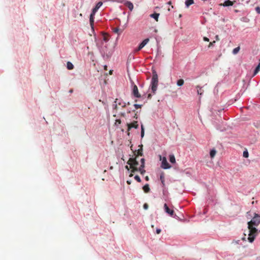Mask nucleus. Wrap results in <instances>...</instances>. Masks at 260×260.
<instances>
[{
	"mask_svg": "<svg viewBox=\"0 0 260 260\" xmlns=\"http://www.w3.org/2000/svg\"><path fill=\"white\" fill-rule=\"evenodd\" d=\"M260 223V215L254 213V215L252 219L248 222V228L249 229L248 241L252 243L254 240L255 237L258 234V230L255 226L258 225Z\"/></svg>",
	"mask_w": 260,
	"mask_h": 260,
	"instance_id": "nucleus-1",
	"label": "nucleus"
},
{
	"mask_svg": "<svg viewBox=\"0 0 260 260\" xmlns=\"http://www.w3.org/2000/svg\"><path fill=\"white\" fill-rule=\"evenodd\" d=\"M137 156L134 158H129L127 162V164L130 166L131 169H132V172L134 173L138 171L137 166L139 165V162L137 160Z\"/></svg>",
	"mask_w": 260,
	"mask_h": 260,
	"instance_id": "nucleus-2",
	"label": "nucleus"
},
{
	"mask_svg": "<svg viewBox=\"0 0 260 260\" xmlns=\"http://www.w3.org/2000/svg\"><path fill=\"white\" fill-rule=\"evenodd\" d=\"M158 76L156 72H153L152 78L151 79V90L153 94L155 93L158 86Z\"/></svg>",
	"mask_w": 260,
	"mask_h": 260,
	"instance_id": "nucleus-3",
	"label": "nucleus"
},
{
	"mask_svg": "<svg viewBox=\"0 0 260 260\" xmlns=\"http://www.w3.org/2000/svg\"><path fill=\"white\" fill-rule=\"evenodd\" d=\"M159 159L162 160L161 167L164 169H168L171 168V166L168 162L166 157H161V155H159Z\"/></svg>",
	"mask_w": 260,
	"mask_h": 260,
	"instance_id": "nucleus-4",
	"label": "nucleus"
},
{
	"mask_svg": "<svg viewBox=\"0 0 260 260\" xmlns=\"http://www.w3.org/2000/svg\"><path fill=\"white\" fill-rule=\"evenodd\" d=\"M149 39L148 38L144 40L139 45V47L135 49V51L137 52L141 50L149 42Z\"/></svg>",
	"mask_w": 260,
	"mask_h": 260,
	"instance_id": "nucleus-5",
	"label": "nucleus"
},
{
	"mask_svg": "<svg viewBox=\"0 0 260 260\" xmlns=\"http://www.w3.org/2000/svg\"><path fill=\"white\" fill-rule=\"evenodd\" d=\"M127 130L129 131L131 130L132 128H135L136 129L138 128L139 125L138 124V121H134L131 123H127Z\"/></svg>",
	"mask_w": 260,
	"mask_h": 260,
	"instance_id": "nucleus-6",
	"label": "nucleus"
},
{
	"mask_svg": "<svg viewBox=\"0 0 260 260\" xmlns=\"http://www.w3.org/2000/svg\"><path fill=\"white\" fill-rule=\"evenodd\" d=\"M165 211L166 213L169 214L171 216H173L174 212L173 210L170 209L167 204H165L164 205Z\"/></svg>",
	"mask_w": 260,
	"mask_h": 260,
	"instance_id": "nucleus-7",
	"label": "nucleus"
},
{
	"mask_svg": "<svg viewBox=\"0 0 260 260\" xmlns=\"http://www.w3.org/2000/svg\"><path fill=\"white\" fill-rule=\"evenodd\" d=\"M133 92L135 96L137 98L141 97V94L139 93L138 88L136 85L134 86Z\"/></svg>",
	"mask_w": 260,
	"mask_h": 260,
	"instance_id": "nucleus-8",
	"label": "nucleus"
},
{
	"mask_svg": "<svg viewBox=\"0 0 260 260\" xmlns=\"http://www.w3.org/2000/svg\"><path fill=\"white\" fill-rule=\"evenodd\" d=\"M124 5L126 6L131 11H132L134 9V6L132 3L129 1H126L124 3Z\"/></svg>",
	"mask_w": 260,
	"mask_h": 260,
	"instance_id": "nucleus-9",
	"label": "nucleus"
},
{
	"mask_svg": "<svg viewBox=\"0 0 260 260\" xmlns=\"http://www.w3.org/2000/svg\"><path fill=\"white\" fill-rule=\"evenodd\" d=\"M95 13H93V12L92 11L90 15V18H89V21L90 25L92 27H93V23H94V17L95 15Z\"/></svg>",
	"mask_w": 260,
	"mask_h": 260,
	"instance_id": "nucleus-10",
	"label": "nucleus"
},
{
	"mask_svg": "<svg viewBox=\"0 0 260 260\" xmlns=\"http://www.w3.org/2000/svg\"><path fill=\"white\" fill-rule=\"evenodd\" d=\"M235 2V1L234 2H232L230 0H226L225 1L223 4H221V5L224 6V7H228V6H233V4H234V3Z\"/></svg>",
	"mask_w": 260,
	"mask_h": 260,
	"instance_id": "nucleus-11",
	"label": "nucleus"
},
{
	"mask_svg": "<svg viewBox=\"0 0 260 260\" xmlns=\"http://www.w3.org/2000/svg\"><path fill=\"white\" fill-rule=\"evenodd\" d=\"M103 5V3L102 2H99L96 5V6L95 7V8H94L93 9H92V12H93V13H95L98 11V10H99V9Z\"/></svg>",
	"mask_w": 260,
	"mask_h": 260,
	"instance_id": "nucleus-12",
	"label": "nucleus"
},
{
	"mask_svg": "<svg viewBox=\"0 0 260 260\" xmlns=\"http://www.w3.org/2000/svg\"><path fill=\"white\" fill-rule=\"evenodd\" d=\"M112 30L114 33L120 35L123 32V29H120L118 27H114L113 28Z\"/></svg>",
	"mask_w": 260,
	"mask_h": 260,
	"instance_id": "nucleus-13",
	"label": "nucleus"
},
{
	"mask_svg": "<svg viewBox=\"0 0 260 260\" xmlns=\"http://www.w3.org/2000/svg\"><path fill=\"white\" fill-rule=\"evenodd\" d=\"M142 151H143V150H142V148L141 147L140 149H139L137 151H136L135 152L134 155H136L135 156H137V157L139 155L142 156L143 155Z\"/></svg>",
	"mask_w": 260,
	"mask_h": 260,
	"instance_id": "nucleus-14",
	"label": "nucleus"
},
{
	"mask_svg": "<svg viewBox=\"0 0 260 260\" xmlns=\"http://www.w3.org/2000/svg\"><path fill=\"white\" fill-rule=\"evenodd\" d=\"M143 189L145 193H148L150 191V187L148 184H145L143 187Z\"/></svg>",
	"mask_w": 260,
	"mask_h": 260,
	"instance_id": "nucleus-15",
	"label": "nucleus"
},
{
	"mask_svg": "<svg viewBox=\"0 0 260 260\" xmlns=\"http://www.w3.org/2000/svg\"><path fill=\"white\" fill-rule=\"evenodd\" d=\"M159 16V14L156 13H154L150 15V17L154 18L156 21H158Z\"/></svg>",
	"mask_w": 260,
	"mask_h": 260,
	"instance_id": "nucleus-16",
	"label": "nucleus"
},
{
	"mask_svg": "<svg viewBox=\"0 0 260 260\" xmlns=\"http://www.w3.org/2000/svg\"><path fill=\"white\" fill-rule=\"evenodd\" d=\"M194 3L193 0H185V4L186 7H188Z\"/></svg>",
	"mask_w": 260,
	"mask_h": 260,
	"instance_id": "nucleus-17",
	"label": "nucleus"
},
{
	"mask_svg": "<svg viewBox=\"0 0 260 260\" xmlns=\"http://www.w3.org/2000/svg\"><path fill=\"white\" fill-rule=\"evenodd\" d=\"M260 70V59H259V63L258 64V66L256 67L255 70H254V73H253V76H255V75H256L258 72Z\"/></svg>",
	"mask_w": 260,
	"mask_h": 260,
	"instance_id": "nucleus-18",
	"label": "nucleus"
},
{
	"mask_svg": "<svg viewBox=\"0 0 260 260\" xmlns=\"http://www.w3.org/2000/svg\"><path fill=\"white\" fill-rule=\"evenodd\" d=\"M196 88L198 89L197 92L198 94L202 95L204 92V90L202 89V87H200L199 85L196 86Z\"/></svg>",
	"mask_w": 260,
	"mask_h": 260,
	"instance_id": "nucleus-19",
	"label": "nucleus"
},
{
	"mask_svg": "<svg viewBox=\"0 0 260 260\" xmlns=\"http://www.w3.org/2000/svg\"><path fill=\"white\" fill-rule=\"evenodd\" d=\"M169 160L172 164H174L176 162L175 157L174 155H170L169 156Z\"/></svg>",
	"mask_w": 260,
	"mask_h": 260,
	"instance_id": "nucleus-20",
	"label": "nucleus"
},
{
	"mask_svg": "<svg viewBox=\"0 0 260 260\" xmlns=\"http://www.w3.org/2000/svg\"><path fill=\"white\" fill-rule=\"evenodd\" d=\"M67 67L68 69L69 70H72L74 68L73 64L70 61H68L67 63Z\"/></svg>",
	"mask_w": 260,
	"mask_h": 260,
	"instance_id": "nucleus-21",
	"label": "nucleus"
},
{
	"mask_svg": "<svg viewBox=\"0 0 260 260\" xmlns=\"http://www.w3.org/2000/svg\"><path fill=\"white\" fill-rule=\"evenodd\" d=\"M184 81L183 79H181L177 81V85L178 86H181L184 84Z\"/></svg>",
	"mask_w": 260,
	"mask_h": 260,
	"instance_id": "nucleus-22",
	"label": "nucleus"
},
{
	"mask_svg": "<svg viewBox=\"0 0 260 260\" xmlns=\"http://www.w3.org/2000/svg\"><path fill=\"white\" fill-rule=\"evenodd\" d=\"M216 151L215 149H212L210 151V155L211 158H213L216 155Z\"/></svg>",
	"mask_w": 260,
	"mask_h": 260,
	"instance_id": "nucleus-23",
	"label": "nucleus"
},
{
	"mask_svg": "<svg viewBox=\"0 0 260 260\" xmlns=\"http://www.w3.org/2000/svg\"><path fill=\"white\" fill-rule=\"evenodd\" d=\"M138 171H139L142 175H143L145 173V170H144V168H142L141 166H140L138 168Z\"/></svg>",
	"mask_w": 260,
	"mask_h": 260,
	"instance_id": "nucleus-24",
	"label": "nucleus"
},
{
	"mask_svg": "<svg viewBox=\"0 0 260 260\" xmlns=\"http://www.w3.org/2000/svg\"><path fill=\"white\" fill-rule=\"evenodd\" d=\"M117 105L119 106H121L122 107H125L126 105L125 103L124 102H121V101H119L118 100V101L117 102Z\"/></svg>",
	"mask_w": 260,
	"mask_h": 260,
	"instance_id": "nucleus-25",
	"label": "nucleus"
},
{
	"mask_svg": "<svg viewBox=\"0 0 260 260\" xmlns=\"http://www.w3.org/2000/svg\"><path fill=\"white\" fill-rule=\"evenodd\" d=\"M239 50H240V47H236V48H235V49H233V53L234 54H236L237 53H238Z\"/></svg>",
	"mask_w": 260,
	"mask_h": 260,
	"instance_id": "nucleus-26",
	"label": "nucleus"
},
{
	"mask_svg": "<svg viewBox=\"0 0 260 260\" xmlns=\"http://www.w3.org/2000/svg\"><path fill=\"white\" fill-rule=\"evenodd\" d=\"M118 101V99H116L115 102H114V104H113V108L115 110H117V106H118V105H117V102Z\"/></svg>",
	"mask_w": 260,
	"mask_h": 260,
	"instance_id": "nucleus-27",
	"label": "nucleus"
},
{
	"mask_svg": "<svg viewBox=\"0 0 260 260\" xmlns=\"http://www.w3.org/2000/svg\"><path fill=\"white\" fill-rule=\"evenodd\" d=\"M160 179L163 185H165V178L164 174H161L160 176Z\"/></svg>",
	"mask_w": 260,
	"mask_h": 260,
	"instance_id": "nucleus-28",
	"label": "nucleus"
},
{
	"mask_svg": "<svg viewBox=\"0 0 260 260\" xmlns=\"http://www.w3.org/2000/svg\"><path fill=\"white\" fill-rule=\"evenodd\" d=\"M141 136L142 138H143L144 136V127L143 124L141 125Z\"/></svg>",
	"mask_w": 260,
	"mask_h": 260,
	"instance_id": "nucleus-29",
	"label": "nucleus"
},
{
	"mask_svg": "<svg viewBox=\"0 0 260 260\" xmlns=\"http://www.w3.org/2000/svg\"><path fill=\"white\" fill-rule=\"evenodd\" d=\"M145 159L144 158H142L141 159V166L142 168L145 167Z\"/></svg>",
	"mask_w": 260,
	"mask_h": 260,
	"instance_id": "nucleus-30",
	"label": "nucleus"
},
{
	"mask_svg": "<svg viewBox=\"0 0 260 260\" xmlns=\"http://www.w3.org/2000/svg\"><path fill=\"white\" fill-rule=\"evenodd\" d=\"M243 156L245 158H247L249 156V154H248V152L247 150L246 151H244L243 152Z\"/></svg>",
	"mask_w": 260,
	"mask_h": 260,
	"instance_id": "nucleus-31",
	"label": "nucleus"
},
{
	"mask_svg": "<svg viewBox=\"0 0 260 260\" xmlns=\"http://www.w3.org/2000/svg\"><path fill=\"white\" fill-rule=\"evenodd\" d=\"M135 179L137 180L138 182H141V180L140 177L138 175H136L134 177Z\"/></svg>",
	"mask_w": 260,
	"mask_h": 260,
	"instance_id": "nucleus-32",
	"label": "nucleus"
},
{
	"mask_svg": "<svg viewBox=\"0 0 260 260\" xmlns=\"http://www.w3.org/2000/svg\"><path fill=\"white\" fill-rule=\"evenodd\" d=\"M134 106L135 107L136 109H139V108H141L142 105L136 104H134Z\"/></svg>",
	"mask_w": 260,
	"mask_h": 260,
	"instance_id": "nucleus-33",
	"label": "nucleus"
},
{
	"mask_svg": "<svg viewBox=\"0 0 260 260\" xmlns=\"http://www.w3.org/2000/svg\"><path fill=\"white\" fill-rule=\"evenodd\" d=\"M121 123V121L120 119H117L115 121V124L116 125L120 124Z\"/></svg>",
	"mask_w": 260,
	"mask_h": 260,
	"instance_id": "nucleus-34",
	"label": "nucleus"
},
{
	"mask_svg": "<svg viewBox=\"0 0 260 260\" xmlns=\"http://www.w3.org/2000/svg\"><path fill=\"white\" fill-rule=\"evenodd\" d=\"M255 11L258 14H260V8L259 7H256Z\"/></svg>",
	"mask_w": 260,
	"mask_h": 260,
	"instance_id": "nucleus-35",
	"label": "nucleus"
},
{
	"mask_svg": "<svg viewBox=\"0 0 260 260\" xmlns=\"http://www.w3.org/2000/svg\"><path fill=\"white\" fill-rule=\"evenodd\" d=\"M215 43V41H214L213 42H210L208 45V47L210 48L211 47V46H212L213 45V44Z\"/></svg>",
	"mask_w": 260,
	"mask_h": 260,
	"instance_id": "nucleus-36",
	"label": "nucleus"
},
{
	"mask_svg": "<svg viewBox=\"0 0 260 260\" xmlns=\"http://www.w3.org/2000/svg\"><path fill=\"white\" fill-rule=\"evenodd\" d=\"M156 234H159L161 232V230L159 229H157L156 230Z\"/></svg>",
	"mask_w": 260,
	"mask_h": 260,
	"instance_id": "nucleus-37",
	"label": "nucleus"
},
{
	"mask_svg": "<svg viewBox=\"0 0 260 260\" xmlns=\"http://www.w3.org/2000/svg\"><path fill=\"white\" fill-rule=\"evenodd\" d=\"M203 40H204V41H206V42H209V39L208 38L206 37H204L203 38Z\"/></svg>",
	"mask_w": 260,
	"mask_h": 260,
	"instance_id": "nucleus-38",
	"label": "nucleus"
},
{
	"mask_svg": "<svg viewBox=\"0 0 260 260\" xmlns=\"http://www.w3.org/2000/svg\"><path fill=\"white\" fill-rule=\"evenodd\" d=\"M143 207L145 209H147L148 208V205L147 204H145L143 206Z\"/></svg>",
	"mask_w": 260,
	"mask_h": 260,
	"instance_id": "nucleus-39",
	"label": "nucleus"
},
{
	"mask_svg": "<svg viewBox=\"0 0 260 260\" xmlns=\"http://www.w3.org/2000/svg\"><path fill=\"white\" fill-rule=\"evenodd\" d=\"M151 97H152L151 94V93H149L148 94V96H147L148 99H150L151 98Z\"/></svg>",
	"mask_w": 260,
	"mask_h": 260,
	"instance_id": "nucleus-40",
	"label": "nucleus"
},
{
	"mask_svg": "<svg viewBox=\"0 0 260 260\" xmlns=\"http://www.w3.org/2000/svg\"><path fill=\"white\" fill-rule=\"evenodd\" d=\"M134 118L136 119H138L137 112L136 113H135V116H134Z\"/></svg>",
	"mask_w": 260,
	"mask_h": 260,
	"instance_id": "nucleus-41",
	"label": "nucleus"
},
{
	"mask_svg": "<svg viewBox=\"0 0 260 260\" xmlns=\"http://www.w3.org/2000/svg\"><path fill=\"white\" fill-rule=\"evenodd\" d=\"M145 179L146 181H148L149 180V178L148 176H146Z\"/></svg>",
	"mask_w": 260,
	"mask_h": 260,
	"instance_id": "nucleus-42",
	"label": "nucleus"
},
{
	"mask_svg": "<svg viewBox=\"0 0 260 260\" xmlns=\"http://www.w3.org/2000/svg\"><path fill=\"white\" fill-rule=\"evenodd\" d=\"M125 169H126V170H129V169L131 168H130V167H129L128 166H126L125 167Z\"/></svg>",
	"mask_w": 260,
	"mask_h": 260,
	"instance_id": "nucleus-43",
	"label": "nucleus"
},
{
	"mask_svg": "<svg viewBox=\"0 0 260 260\" xmlns=\"http://www.w3.org/2000/svg\"><path fill=\"white\" fill-rule=\"evenodd\" d=\"M121 116H122V117H125V113H121Z\"/></svg>",
	"mask_w": 260,
	"mask_h": 260,
	"instance_id": "nucleus-44",
	"label": "nucleus"
},
{
	"mask_svg": "<svg viewBox=\"0 0 260 260\" xmlns=\"http://www.w3.org/2000/svg\"><path fill=\"white\" fill-rule=\"evenodd\" d=\"M215 38H216V40H217V41L219 40V38L218 36H217V35L216 36Z\"/></svg>",
	"mask_w": 260,
	"mask_h": 260,
	"instance_id": "nucleus-45",
	"label": "nucleus"
},
{
	"mask_svg": "<svg viewBox=\"0 0 260 260\" xmlns=\"http://www.w3.org/2000/svg\"><path fill=\"white\" fill-rule=\"evenodd\" d=\"M73 89H70V91H69V92H70V93H72V92H73Z\"/></svg>",
	"mask_w": 260,
	"mask_h": 260,
	"instance_id": "nucleus-46",
	"label": "nucleus"
},
{
	"mask_svg": "<svg viewBox=\"0 0 260 260\" xmlns=\"http://www.w3.org/2000/svg\"><path fill=\"white\" fill-rule=\"evenodd\" d=\"M127 183L128 184H131V181H127Z\"/></svg>",
	"mask_w": 260,
	"mask_h": 260,
	"instance_id": "nucleus-47",
	"label": "nucleus"
},
{
	"mask_svg": "<svg viewBox=\"0 0 260 260\" xmlns=\"http://www.w3.org/2000/svg\"><path fill=\"white\" fill-rule=\"evenodd\" d=\"M171 4H172V3H171V1H170V2H169L168 3V4H169V5H171Z\"/></svg>",
	"mask_w": 260,
	"mask_h": 260,
	"instance_id": "nucleus-48",
	"label": "nucleus"
},
{
	"mask_svg": "<svg viewBox=\"0 0 260 260\" xmlns=\"http://www.w3.org/2000/svg\"><path fill=\"white\" fill-rule=\"evenodd\" d=\"M133 176V174L132 173H131L130 175H129V177H132Z\"/></svg>",
	"mask_w": 260,
	"mask_h": 260,
	"instance_id": "nucleus-49",
	"label": "nucleus"
},
{
	"mask_svg": "<svg viewBox=\"0 0 260 260\" xmlns=\"http://www.w3.org/2000/svg\"><path fill=\"white\" fill-rule=\"evenodd\" d=\"M104 40H105V41H107V39L106 38V37H105V38H104Z\"/></svg>",
	"mask_w": 260,
	"mask_h": 260,
	"instance_id": "nucleus-50",
	"label": "nucleus"
},
{
	"mask_svg": "<svg viewBox=\"0 0 260 260\" xmlns=\"http://www.w3.org/2000/svg\"><path fill=\"white\" fill-rule=\"evenodd\" d=\"M242 240H245V237L243 238H242Z\"/></svg>",
	"mask_w": 260,
	"mask_h": 260,
	"instance_id": "nucleus-51",
	"label": "nucleus"
},
{
	"mask_svg": "<svg viewBox=\"0 0 260 260\" xmlns=\"http://www.w3.org/2000/svg\"><path fill=\"white\" fill-rule=\"evenodd\" d=\"M112 71H110V74H112Z\"/></svg>",
	"mask_w": 260,
	"mask_h": 260,
	"instance_id": "nucleus-52",
	"label": "nucleus"
},
{
	"mask_svg": "<svg viewBox=\"0 0 260 260\" xmlns=\"http://www.w3.org/2000/svg\"><path fill=\"white\" fill-rule=\"evenodd\" d=\"M110 169H113V167H111Z\"/></svg>",
	"mask_w": 260,
	"mask_h": 260,
	"instance_id": "nucleus-53",
	"label": "nucleus"
}]
</instances>
